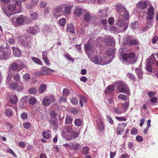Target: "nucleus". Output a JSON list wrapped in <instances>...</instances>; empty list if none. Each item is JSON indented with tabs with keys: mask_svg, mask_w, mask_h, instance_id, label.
Instances as JSON below:
<instances>
[{
	"mask_svg": "<svg viewBox=\"0 0 158 158\" xmlns=\"http://www.w3.org/2000/svg\"><path fill=\"white\" fill-rule=\"evenodd\" d=\"M82 123V121L81 119H76L74 121L75 125L77 126H81Z\"/></svg>",
	"mask_w": 158,
	"mask_h": 158,
	"instance_id": "37998d69",
	"label": "nucleus"
},
{
	"mask_svg": "<svg viewBox=\"0 0 158 158\" xmlns=\"http://www.w3.org/2000/svg\"><path fill=\"white\" fill-rule=\"evenodd\" d=\"M114 52L115 50L114 49L112 48H109L106 51V55L101 57V58L104 57L105 59L106 60L108 61V63L106 64L111 62L112 59L114 58L113 56ZM99 58H101V57H99Z\"/></svg>",
	"mask_w": 158,
	"mask_h": 158,
	"instance_id": "9b49d317",
	"label": "nucleus"
},
{
	"mask_svg": "<svg viewBox=\"0 0 158 158\" xmlns=\"http://www.w3.org/2000/svg\"><path fill=\"white\" fill-rule=\"evenodd\" d=\"M107 10L105 8L99 11L98 16L100 17L99 20V24L102 25L105 29H106L107 22L106 19L108 17L107 15Z\"/></svg>",
	"mask_w": 158,
	"mask_h": 158,
	"instance_id": "39448f33",
	"label": "nucleus"
},
{
	"mask_svg": "<svg viewBox=\"0 0 158 158\" xmlns=\"http://www.w3.org/2000/svg\"><path fill=\"white\" fill-rule=\"evenodd\" d=\"M131 134L133 135H136L137 133V130L135 128H132L131 131Z\"/></svg>",
	"mask_w": 158,
	"mask_h": 158,
	"instance_id": "052dcab7",
	"label": "nucleus"
},
{
	"mask_svg": "<svg viewBox=\"0 0 158 158\" xmlns=\"http://www.w3.org/2000/svg\"><path fill=\"white\" fill-rule=\"evenodd\" d=\"M83 10V9L82 8H77L74 12V13L76 16L79 17L82 13Z\"/></svg>",
	"mask_w": 158,
	"mask_h": 158,
	"instance_id": "c85d7f7f",
	"label": "nucleus"
},
{
	"mask_svg": "<svg viewBox=\"0 0 158 158\" xmlns=\"http://www.w3.org/2000/svg\"><path fill=\"white\" fill-rule=\"evenodd\" d=\"M64 56L68 60L71 61L73 62L74 61V60L73 59V58L71 57L69 54L66 53V54H64Z\"/></svg>",
	"mask_w": 158,
	"mask_h": 158,
	"instance_id": "3c124183",
	"label": "nucleus"
},
{
	"mask_svg": "<svg viewBox=\"0 0 158 158\" xmlns=\"http://www.w3.org/2000/svg\"><path fill=\"white\" fill-rule=\"evenodd\" d=\"M156 58L155 57L153 56H151L149 58L147 63L151 64H153Z\"/></svg>",
	"mask_w": 158,
	"mask_h": 158,
	"instance_id": "79ce46f5",
	"label": "nucleus"
},
{
	"mask_svg": "<svg viewBox=\"0 0 158 158\" xmlns=\"http://www.w3.org/2000/svg\"><path fill=\"white\" fill-rule=\"evenodd\" d=\"M28 92L30 94H35L37 93V89L35 88H31L29 89Z\"/></svg>",
	"mask_w": 158,
	"mask_h": 158,
	"instance_id": "a19ab883",
	"label": "nucleus"
},
{
	"mask_svg": "<svg viewBox=\"0 0 158 158\" xmlns=\"http://www.w3.org/2000/svg\"><path fill=\"white\" fill-rule=\"evenodd\" d=\"M114 87L113 85H110L109 86L105 91V93L108 94L109 93H111L114 91Z\"/></svg>",
	"mask_w": 158,
	"mask_h": 158,
	"instance_id": "c756f323",
	"label": "nucleus"
},
{
	"mask_svg": "<svg viewBox=\"0 0 158 158\" xmlns=\"http://www.w3.org/2000/svg\"><path fill=\"white\" fill-rule=\"evenodd\" d=\"M59 102L60 103H64L66 101V98L64 96H61L59 99Z\"/></svg>",
	"mask_w": 158,
	"mask_h": 158,
	"instance_id": "13d9d810",
	"label": "nucleus"
},
{
	"mask_svg": "<svg viewBox=\"0 0 158 158\" xmlns=\"http://www.w3.org/2000/svg\"><path fill=\"white\" fill-rule=\"evenodd\" d=\"M91 19L90 14L89 12H86L84 15V20L86 22L89 21Z\"/></svg>",
	"mask_w": 158,
	"mask_h": 158,
	"instance_id": "bb28decb",
	"label": "nucleus"
},
{
	"mask_svg": "<svg viewBox=\"0 0 158 158\" xmlns=\"http://www.w3.org/2000/svg\"><path fill=\"white\" fill-rule=\"evenodd\" d=\"M47 5L46 2L44 1H42L40 2V6L41 8H45Z\"/></svg>",
	"mask_w": 158,
	"mask_h": 158,
	"instance_id": "8fccbe9b",
	"label": "nucleus"
},
{
	"mask_svg": "<svg viewBox=\"0 0 158 158\" xmlns=\"http://www.w3.org/2000/svg\"><path fill=\"white\" fill-rule=\"evenodd\" d=\"M10 0H0V2L1 4V6L2 7V6L4 8H5V7L3 5H2L3 3L4 4H7L9 3L10 2Z\"/></svg>",
	"mask_w": 158,
	"mask_h": 158,
	"instance_id": "680f3d73",
	"label": "nucleus"
},
{
	"mask_svg": "<svg viewBox=\"0 0 158 158\" xmlns=\"http://www.w3.org/2000/svg\"><path fill=\"white\" fill-rule=\"evenodd\" d=\"M62 7L61 5L55 7L52 11V14L55 17L60 16L62 14Z\"/></svg>",
	"mask_w": 158,
	"mask_h": 158,
	"instance_id": "4468645a",
	"label": "nucleus"
},
{
	"mask_svg": "<svg viewBox=\"0 0 158 158\" xmlns=\"http://www.w3.org/2000/svg\"><path fill=\"white\" fill-rule=\"evenodd\" d=\"M114 111L117 114H120L122 112V109L118 107H116L114 108Z\"/></svg>",
	"mask_w": 158,
	"mask_h": 158,
	"instance_id": "5fc2aeb1",
	"label": "nucleus"
},
{
	"mask_svg": "<svg viewBox=\"0 0 158 158\" xmlns=\"http://www.w3.org/2000/svg\"><path fill=\"white\" fill-rule=\"evenodd\" d=\"M128 107L129 103L127 102H126L122 105V108L124 112H125L128 108Z\"/></svg>",
	"mask_w": 158,
	"mask_h": 158,
	"instance_id": "a18cd8bd",
	"label": "nucleus"
},
{
	"mask_svg": "<svg viewBox=\"0 0 158 158\" xmlns=\"http://www.w3.org/2000/svg\"><path fill=\"white\" fill-rule=\"evenodd\" d=\"M44 15H48L49 14L50 12V9L48 6H47V7L44 8Z\"/></svg>",
	"mask_w": 158,
	"mask_h": 158,
	"instance_id": "338daca9",
	"label": "nucleus"
},
{
	"mask_svg": "<svg viewBox=\"0 0 158 158\" xmlns=\"http://www.w3.org/2000/svg\"><path fill=\"white\" fill-rule=\"evenodd\" d=\"M89 148L87 147H84L82 150V152L83 154L85 155L89 153Z\"/></svg>",
	"mask_w": 158,
	"mask_h": 158,
	"instance_id": "4c0bfd02",
	"label": "nucleus"
},
{
	"mask_svg": "<svg viewBox=\"0 0 158 158\" xmlns=\"http://www.w3.org/2000/svg\"><path fill=\"white\" fill-rule=\"evenodd\" d=\"M11 54V50L9 48L0 46V59L7 60L10 57Z\"/></svg>",
	"mask_w": 158,
	"mask_h": 158,
	"instance_id": "0eeeda50",
	"label": "nucleus"
},
{
	"mask_svg": "<svg viewBox=\"0 0 158 158\" xmlns=\"http://www.w3.org/2000/svg\"><path fill=\"white\" fill-rule=\"evenodd\" d=\"M16 4L13 3L8 5L7 7L8 9L4 8L2 6V8L4 13L8 16L10 17L11 15L15 14L14 11H15L16 8Z\"/></svg>",
	"mask_w": 158,
	"mask_h": 158,
	"instance_id": "6e6552de",
	"label": "nucleus"
},
{
	"mask_svg": "<svg viewBox=\"0 0 158 158\" xmlns=\"http://www.w3.org/2000/svg\"><path fill=\"white\" fill-rule=\"evenodd\" d=\"M31 60L34 62L35 63L39 65H42V63L41 61L38 58L35 57H31Z\"/></svg>",
	"mask_w": 158,
	"mask_h": 158,
	"instance_id": "58836bf2",
	"label": "nucleus"
},
{
	"mask_svg": "<svg viewBox=\"0 0 158 158\" xmlns=\"http://www.w3.org/2000/svg\"><path fill=\"white\" fill-rule=\"evenodd\" d=\"M39 29L36 28V27L35 26L32 27H29V28L27 29V31L28 32L33 34L36 33L38 31Z\"/></svg>",
	"mask_w": 158,
	"mask_h": 158,
	"instance_id": "393cba45",
	"label": "nucleus"
},
{
	"mask_svg": "<svg viewBox=\"0 0 158 158\" xmlns=\"http://www.w3.org/2000/svg\"><path fill=\"white\" fill-rule=\"evenodd\" d=\"M124 44H126L127 46L129 47V48L127 50H131L135 47H137L139 46V42L134 37L128 35L127 36L126 40L124 41Z\"/></svg>",
	"mask_w": 158,
	"mask_h": 158,
	"instance_id": "423d86ee",
	"label": "nucleus"
},
{
	"mask_svg": "<svg viewBox=\"0 0 158 158\" xmlns=\"http://www.w3.org/2000/svg\"><path fill=\"white\" fill-rule=\"evenodd\" d=\"M55 100L54 97L52 95H49V97H45L42 100L43 104L46 106L49 105L51 102H53Z\"/></svg>",
	"mask_w": 158,
	"mask_h": 158,
	"instance_id": "f8f14e48",
	"label": "nucleus"
},
{
	"mask_svg": "<svg viewBox=\"0 0 158 158\" xmlns=\"http://www.w3.org/2000/svg\"><path fill=\"white\" fill-rule=\"evenodd\" d=\"M118 98L123 100H126L127 99V98L126 96L125 95L121 94L118 95Z\"/></svg>",
	"mask_w": 158,
	"mask_h": 158,
	"instance_id": "bf43d9fd",
	"label": "nucleus"
},
{
	"mask_svg": "<svg viewBox=\"0 0 158 158\" xmlns=\"http://www.w3.org/2000/svg\"><path fill=\"white\" fill-rule=\"evenodd\" d=\"M138 26V23L137 22H134V23H132L130 25V27L131 29L133 30L136 29Z\"/></svg>",
	"mask_w": 158,
	"mask_h": 158,
	"instance_id": "09e8293b",
	"label": "nucleus"
},
{
	"mask_svg": "<svg viewBox=\"0 0 158 158\" xmlns=\"http://www.w3.org/2000/svg\"><path fill=\"white\" fill-rule=\"evenodd\" d=\"M27 19V17L24 16H19L16 20V24L17 25L22 26L25 23H27L26 21Z\"/></svg>",
	"mask_w": 158,
	"mask_h": 158,
	"instance_id": "dca6fc26",
	"label": "nucleus"
},
{
	"mask_svg": "<svg viewBox=\"0 0 158 158\" xmlns=\"http://www.w3.org/2000/svg\"><path fill=\"white\" fill-rule=\"evenodd\" d=\"M69 91L68 89H64L63 90V94L65 96H67L69 95Z\"/></svg>",
	"mask_w": 158,
	"mask_h": 158,
	"instance_id": "0e129e2a",
	"label": "nucleus"
},
{
	"mask_svg": "<svg viewBox=\"0 0 158 158\" xmlns=\"http://www.w3.org/2000/svg\"><path fill=\"white\" fill-rule=\"evenodd\" d=\"M152 64H150L147 63L146 64V69L147 70L150 72H151L152 71Z\"/></svg>",
	"mask_w": 158,
	"mask_h": 158,
	"instance_id": "6e6d98bb",
	"label": "nucleus"
},
{
	"mask_svg": "<svg viewBox=\"0 0 158 158\" xmlns=\"http://www.w3.org/2000/svg\"><path fill=\"white\" fill-rule=\"evenodd\" d=\"M7 152L8 153L12 154L14 156L16 157V155L13 150L11 149H9L7 150Z\"/></svg>",
	"mask_w": 158,
	"mask_h": 158,
	"instance_id": "69168bd1",
	"label": "nucleus"
},
{
	"mask_svg": "<svg viewBox=\"0 0 158 158\" xmlns=\"http://www.w3.org/2000/svg\"><path fill=\"white\" fill-rule=\"evenodd\" d=\"M136 6L140 9L143 10L147 8V5L145 2L141 1H139L137 3Z\"/></svg>",
	"mask_w": 158,
	"mask_h": 158,
	"instance_id": "aec40b11",
	"label": "nucleus"
},
{
	"mask_svg": "<svg viewBox=\"0 0 158 158\" xmlns=\"http://www.w3.org/2000/svg\"><path fill=\"white\" fill-rule=\"evenodd\" d=\"M122 57L123 62H127L130 64L135 63L136 61L135 53L132 52L129 53H123L121 52L120 55Z\"/></svg>",
	"mask_w": 158,
	"mask_h": 158,
	"instance_id": "20e7f679",
	"label": "nucleus"
},
{
	"mask_svg": "<svg viewBox=\"0 0 158 158\" xmlns=\"http://www.w3.org/2000/svg\"><path fill=\"white\" fill-rule=\"evenodd\" d=\"M50 123L52 126L54 127L53 129L56 130L58 128L57 119L55 118H52L50 120Z\"/></svg>",
	"mask_w": 158,
	"mask_h": 158,
	"instance_id": "412c9836",
	"label": "nucleus"
},
{
	"mask_svg": "<svg viewBox=\"0 0 158 158\" xmlns=\"http://www.w3.org/2000/svg\"><path fill=\"white\" fill-rule=\"evenodd\" d=\"M31 123L29 122H26L23 124V127L27 129L31 127Z\"/></svg>",
	"mask_w": 158,
	"mask_h": 158,
	"instance_id": "4d7b16f0",
	"label": "nucleus"
},
{
	"mask_svg": "<svg viewBox=\"0 0 158 158\" xmlns=\"http://www.w3.org/2000/svg\"><path fill=\"white\" fill-rule=\"evenodd\" d=\"M117 89L119 92L127 94H130L129 89L127 85L124 82L119 83L117 87Z\"/></svg>",
	"mask_w": 158,
	"mask_h": 158,
	"instance_id": "1a4fd4ad",
	"label": "nucleus"
},
{
	"mask_svg": "<svg viewBox=\"0 0 158 158\" xmlns=\"http://www.w3.org/2000/svg\"><path fill=\"white\" fill-rule=\"evenodd\" d=\"M148 20L152 19L154 17V10L152 6L150 7L148 9L147 13Z\"/></svg>",
	"mask_w": 158,
	"mask_h": 158,
	"instance_id": "a211bd4d",
	"label": "nucleus"
},
{
	"mask_svg": "<svg viewBox=\"0 0 158 158\" xmlns=\"http://www.w3.org/2000/svg\"><path fill=\"white\" fill-rule=\"evenodd\" d=\"M135 72L138 77L140 79H141L142 77V73L141 70L139 68H136L135 69Z\"/></svg>",
	"mask_w": 158,
	"mask_h": 158,
	"instance_id": "e433bc0d",
	"label": "nucleus"
},
{
	"mask_svg": "<svg viewBox=\"0 0 158 158\" xmlns=\"http://www.w3.org/2000/svg\"><path fill=\"white\" fill-rule=\"evenodd\" d=\"M72 5L69 3L65 4L64 6V9L63 12L67 14H69L70 13L71 9L72 7Z\"/></svg>",
	"mask_w": 158,
	"mask_h": 158,
	"instance_id": "f3484780",
	"label": "nucleus"
},
{
	"mask_svg": "<svg viewBox=\"0 0 158 158\" xmlns=\"http://www.w3.org/2000/svg\"><path fill=\"white\" fill-rule=\"evenodd\" d=\"M42 58L47 65L49 66L50 63L48 58V53L46 51H43L42 53Z\"/></svg>",
	"mask_w": 158,
	"mask_h": 158,
	"instance_id": "6ab92c4d",
	"label": "nucleus"
},
{
	"mask_svg": "<svg viewBox=\"0 0 158 158\" xmlns=\"http://www.w3.org/2000/svg\"><path fill=\"white\" fill-rule=\"evenodd\" d=\"M81 145L76 142H74L72 144V148L74 150H77L81 148Z\"/></svg>",
	"mask_w": 158,
	"mask_h": 158,
	"instance_id": "ea45409f",
	"label": "nucleus"
},
{
	"mask_svg": "<svg viewBox=\"0 0 158 158\" xmlns=\"http://www.w3.org/2000/svg\"><path fill=\"white\" fill-rule=\"evenodd\" d=\"M29 102L31 104L33 105L36 103V98L32 97L29 99Z\"/></svg>",
	"mask_w": 158,
	"mask_h": 158,
	"instance_id": "49530a36",
	"label": "nucleus"
},
{
	"mask_svg": "<svg viewBox=\"0 0 158 158\" xmlns=\"http://www.w3.org/2000/svg\"><path fill=\"white\" fill-rule=\"evenodd\" d=\"M38 14L37 13L35 12L33 14H31V16L32 17V18H33L34 19H37L38 18Z\"/></svg>",
	"mask_w": 158,
	"mask_h": 158,
	"instance_id": "774afa93",
	"label": "nucleus"
},
{
	"mask_svg": "<svg viewBox=\"0 0 158 158\" xmlns=\"http://www.w3.org/2000/svg\"><path fill=\"white\" fill-rule=\"evenodd\" d=\"M21 43L25 46H27L28 45V43L27 41V40L26 38H25V39H24L23 40H22L21 41Z\"/></svg>",
	"mask_w": 158,
	"mask_h": 158,
	"instance_id": "e2e57ef3",
	"label": "nucleus"
},
{
	"mask_svg": "<svg viewBox=\"0 0 158 158\" xmlns=\"http://www.w3.org/2000/svg\"><path fill=\"white\" fill-rule=\"evenodd\" d=\"M92 46L90 44H88L85 46V49L86 53L88 54L89 59L91 61L94 62L96 64H100L101 65L106 64L108 63V61L105 59L104 57L99 58L98 56H93L92 52V55H91L89 52L91 50Z\"/></svg>",
	"mask_w": 158,
	"mask_h": 158,
	"instance_id": "7ed1b4c3",
	"label": "nucleus"
},
{
	"mask_svg": "<svg viewBox=\"0 0 158 158\" xmlns=\"http://www.w3.org/2000/svg\"><path fill=\"white\" fill-rule=\"evenodd\" d=\"M25 67V65L23 62H20L19 64L16 62L12 63L10 67V69L14 71H19Z\"/></svg>",
	"mask_w": 158,
	"mask_h": 158,
	"instance_id": "ddd939ff",
	"label": "nucleus"
},
{
	"mask_svg": "<svg viewBox=\"0 0 158 158\" xmlns=\"http://www.w3.org/2000/svg\"><path fill=\"white\" fill-rule=\"evenodd\" d=\"M38 2V0H32L30 2L29 5L28 6V8L29 9L32 8L33 6L37 4Z\"/></svg>",
	"mask_w": 158,
	"mask_h": 158,
	"instance_id": "473e14b6",
	"label": "nucleus"
},
{
	"mask_svg": "<svg viewBox=\"0 0 158 158\" xmlns=\"http://www.w3.org/2000/svg\"><path fill=\"white\" fill-rule=\"evenodd\" d=\"M61 135L64 138L68 140H71L77 137L79 135V134L73 131L70 134L67 135L64 131H61Z\"/></svg>",
	"mask_w": 158,
	"mask_h": 158,
	"instance_id": "9d476101",
	"label": "nucleus"
},
{
	"mask_svg": "<svg viewBox=\"0 0 158 158\" xmlns=\"http://www.w3.org/2000/svg\"><path fill=\"white\" fill-rule=\"evenodd\" d=\"M72 126L71 125H69L64 127V129L63 131L65 132L67 135L70 134V133L72 131Z\"/></svg>",
	"mask_w": 158,
	"mask_h": 158,
	"instance_id": "a878e982",
	"label": "nucleus"
},
{
	"mask_svg": "<svg viewBox=\"0 0 158 158\" xmlns=\"http://www.w3.org/2000/svg\"><path fill=\"white\" fill-rule=\"evenodd\" d=\"M116 10L119 16L116 21V24L121 31H125L128 26L129 13L125 8L119 4L117 5Z\"/></svg>",
	"mask_w": 158,
	"mask_h": 158,
	"instance_id": "f257e3e1",
	"label": "nucleus"
},
{
	"mask_svg": "<svg viewBox=\"0 0 158 158\" xmlns=\"http://www.w3.org/2000/svg\"><path fill=\"white\" fill-rule=\"evenodd\" d=\"M20 77L17 74L12 75L11 71H9L7 77V82H13L10 85V87L11 89L17 91H20L22 89L23 87L20 81Z\"/></svg>",
	"mask_w": 158,
	"mask_h": 158,
	"instance_id": "f03ea898",
	"label": "nucleus"
},
{
	"mask_svg": "<svg viewBox=\"0 0 158 158\" xmlns=\"http://www.w3.org/2000/svg\"><path fill=\"white\" fill-rule=\"evenodd\" d=\"M13 114V111L11 109H7L5 111V115L8 117H12Z\"/></svg>",
	"mask_w": 158,
	"mask_h": 158,
	"instance_id": "cd10ccee",
	"label": "nucleus"
},
{
	"mask_svg": "<svg viewBox=\"0 0 158 158\" xmlns=\"http://www.w3.org/2000/svg\"><path fill=\"white\" fill-rule=\"evenodd\" d=\"M105 43L107 46H114L115 41L113 37L110 35H106L105 37Z\"/></svg>",
	"mask_w": 158,
	"mask_h": 158,
	"instance_id": "2eb2a0df",
	"label": "nucleus"
},
{
	"mask_svg": "<svg viewBox=\"0 0 158 158\" xmlns=\"http://www.w3.org/2000/svg\"><path fill=\"white\" fill-rule=\"evenodd\" d=\"M87 101V98L83 95L81 96L80 97L79 103L81 107L83 106L84 103H86Z\"/></svg>",
	"mask_w": 158,
	"mask_h": 158,
	"instance_id": "b1692460",
	"label": "nucleus"
},
{
	"mask_svg": "<svg viewBox=\"0 0 158 158\" xmlns=\"http://www.w3.org/2000/svg\"><path fill=\"white\" fill-rule=\"evenodd\" d=\"M98 128L100 131H102L104 129V126L102 121L100 120L99 123H98Z\"/></svg>",
	"mask_w": 158,
	"mask_h": 158,
	"instance_id": "c9c22d12",
	"label": "nucleus"
},
{
	"mask_svg": "<svg viewBox=\"0 0 158 158\" xmlns=\"http://www.w3.org/2000/svg\"><path fill=\"white\" fill-rule=\"evenodd\" d=\"M10 102L11 103L15 104L17 102V98L16 95L12 96L10 100Z\"/></svg>",
	"mask_w": 158,
	"mask_h": 158,
	"instance_id": "72a5a7b5",
	"label": "nucleus"
},
{
	"mask_svg": "<svg viewBox=\"0 0 158 158\" xmlns=\"http://www.w3.org/2000/svg\"><path fill=\"white\" fill-rule=\"evenodd\" d=\"M71 102L73 105H77L78 101L76 97H73L70 99Z\"/></svg>",
	"mask_w": 158,
	"mask_h": 158,
	"instance_id": "603ef678",
	"label": "nucleus"
},
{
	"mask_svg": "<svg viewBox=\"0 0 158 158\" xmlns=\"http://www.w3.org/2000/svg\"><path fill=\"white\" fill-rule=\"evenodd\" d=\"M43 70L47 72V74H50L52 73H54L55 70L52 69H49L47 67H44L42 68Z\"/></svg>",
	"mask_w": 158,
	"mask_h": 158,
	"instance_id": "2f4dec72",
	"label": "nucleus"
},
{
	"mask_svg": "<svg viewBox=\"0 0 158 158\" xmlns=\"http://www.w3.org/2000/svg\"><path fill=\"white\" fill-rule=\"evenodd\" d=\"M73 121L72 118L71 116H67L65 118V122L66 123L69 124L72 123Z\"/></svg>",
	"mask_w": 158,
	"mask_h": 158,
	"instance_id": "c03bdc74",
	"label": "nucleus"
},
{
	"mask_svg": "<svg viewBox=\"0 0 158 158\" xmlns=\"http://www.w3.org/2000/svg\"><path fill=\"white\" fill-rule=\"evenodd\" d=\"M58 22L60 25L64 26L66 23L65 19L64 18L60 19L59 21Z\"/></svg>",
	"mask_w": 158,
	"mask_h": 158,
	"instance_id": "864d4df0",
	"label": "nucleus"
},
{
	"mask_svg": "<svg viewBox=\"0 0 158 158\" xmlns=\"http://www.w3.org/2000/svg\"><path fill=\"white\" fill-rule=\"evenodd\" d=\"M46 89V85H42L40 86L38 90L40 94L43 93Z\"/></svg>",
	"mask_w": 158,
	"mask_h": 158,
	"instance_id": "f704fd0d",
	"label": "nucleus"
},
{
	"mask_svg": "<svg viewBox=\"0 0 158 158\" xmlns=\"http://www.w3.org/2000/svg\"><path fill=\"white\" fill-rule=\"evenodd\" d=\"M43 137L46 139H49L51 136V132L49 130L47 131H45L43 132L42 133Z\"/></svg>",
	"mask_w": 158,
	"mask_h": 158,
	"instance_id": "7c9ffc66",
	"label": "nucleus"
},
{
	"mask_svg": "<svg viewBox=\"0 0 158 158\" xmlns=\"http://www.w3.org/2000/svg\"><path fill=\"white\" fill-rule=\"evenodd\" d=\"M12 49L13 50V54L15 56L19 57L21 56V52L18 48L13 47H12Z\"/></svg>",
	"mask_w": 158,
	"mask_h": 158,
	"instance_id": "5701e85b",
	"label": "nucleus"
},
{
	"mask_svg": "<svg viewBox=\"0 0 158 158\" xmlns=\"http://www.w3.org/2000/svg\"><path fill=\"white\" fill-rule=\"evenodd\" d=\"M26 0H16L15 3L18 6L19 8H20L22 7L21 4L22 2L26 1Z\"/></svg>",
	"mask_w": 158,
	"mask_h": 158,
	"instance_id": "de8ad7c7",
	"label": "nucleus"
},
{
	"mask_svg": "<svg viewBox=\"0 0 158 158\" xmlns=\"http://www.w3.org/2000/svg\"><path fill=\"white\" fill-rule=\"evenodd\" d=\"M67 31L70 33L74 34L75 33V30L74 27L72 24H69L67 25Z\"/></svg>",
	"mask_w": 158,
	"mask_h": 158,
	"instance_id": "4be33fe9",
	"label": "nucleus"
}]
</instances>
